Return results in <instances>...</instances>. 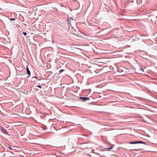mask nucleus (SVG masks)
Returning a JSON list of instances; mask_svg holds the SVG:
<instances>
[{"label":"nucleus","instance_id":"1","mask_svg":"<svg viewBox=\"0 0 157 157\" xmlns=\"http://www.w3.org/2000/svg\"><path fill=\"white\" fill-rule=\"evenodd\" d=\"M144 142L143 141H134L132 142H129V144H144Z\"/></svg>","mask_w":157,"mask_h":157},{"label":"nucleus","instance_id":"2","mask_svg":"<svg viewBox=\"0 0 157 157\" xmlns=\"http://www.w3.org/2000/svg\"><path fill=\"white\" fill-rule=\"evenodd\" d=\"M68 22L70 25L72 26L71 25V22H73L74 23V21L73 18L71 17H70L68 19Z\"/></svg>","mask_w":157,"mask_h":157},{"label":"nucleus","instance_id":"3","mask_svg":"<svg viewBox=\"0 0 157 157\" xmlns=\"http://www.w3.org/2000/svg\"><path fill=\"white\" fill-rule=\"evenodd\" d=\"M80 99L81 100L85 101H87V100H89L90 99L89 98L87 97H80Z\"/></svg>","mask_w":157,"mask_h":157},{"label":"nucleus","instance_id":"4","mask_svg":"<svg viewBox=\"0 0 157 157\" xmlns=\"http://www.w3.org/2000/svg\"><path fill=\"white\" fill-rule=\"evenodd\" d=\"M27 74L29 75H30V71H29V69L28 67L27 68Z\"/></svg>","mask_w":157,"mask_h":157},{"label":"nucleus","instance_id":"5","mask_svg":"<svg viewBox=\"0 0 157 157\" xmlns=\"http://www.w3.org/2000/svg\"><path fill=\"white\" fill-rule=\"evenodd\" d=\"M2 130L3 132L4 133L6 134H8V133L6 130H5V129H4L3 128H2Z\"/></svg>","mask_w":157,"mask_h":157},{"label":"nucleus","instance_id":"6","mask_svg":"<svg viewBox=\"0 0 157 157\" xmlns=\"http://www.w3.org/2000/svg\"><path fill=\"white\" fill-rule=\"evenodd\" d=\"M140 121H144V122H147V123H150L149 121L147 120H141Z\"/></svg>","mask_w":157,"mask_h":157},{"label":"nucleus","instance_id":"7","mask_svg":"<svg viewBox=\"0 0 157 157\" xmlns=\"http://www.w3.org/2000/svg\"><path fill=\"white\" fill-rule=\"evenodd\" d=\"M114 146V145H113V146H111L110 147H109V148H108L109 151H110L111 149L112 148H113V146Z\"/></svg>","mask_w":157,"mask_h":157},{"label":"nucleus","instance_id":"8","mask_svg":"<svg viewBox=\"0 0 157 157\" xmlns=\"http://www.w3.org/2000/svg\"><path fill=\"white\" fill-rule=\"evenodd\" d=\"M9 19L10 20V21H14L15 20V19L13 18H9Z\"/></svg>","mask_w":157,"mask_h":157},{"label":"nucleus","instance_id":"9","mask_svg":"<svg viewBox=\"0 0 157 157\" xmlns=\"http://www.w3.org/2000/svg\"><path fill=\"white\" fill-rule=\"evenodd\" d=\"M23 34L25 36H26L27 35V33H26L24 32L23 33Z\"/></svg>","mask_w":157,"mask_h":157},{"label":"nucleus","instance_id":"10","mask_svg":"<svg viewBox=\"0 0 157 157\" xmlns=\"http://www.w3.org/2000/svg\"><path fill=\"white\" fill-rule=\"evenodd\" d=\"M140 70H141V71H142V72H144V70L142 68H140Z\"/></svg>","mask_w":157,"mask_h":157},{"label":"nucleus","instance_id":"11","mask_svg":"<svg viewBox=\"0 0 157 157\" xmlns=\"http://www.w3.org/2000/svg\"><path fill=\"white\" fill-rule=\"evenodd\" d=\"M37 87H38L39 88H41V86L40 85L37 86Z\"/></svg>","mask_w":157,"mask_h":157},{"label":"nucleus","instance_id":"12","mask_svg":"<svg viewBox=\"0 0 157 157\" xmlns=\"http://www.w3.org/2000/svg\"><path fill=\"white\" fill-rule=\"evenodd\" d=\"M9 148L10 149H11V150H13V149H12V147H10V146H9Z\"/></svg>","mask_w":157,"mask_h":157},{"label":"nucleus","instance_id":"13","mask_svg":"<svg viewBox=\"0 0 157 157\" xmlns=\"http://www.w3.org/2000/svg\"><path fill=\"white\" fill-rule=\"evenodd\" d=\"M63 71V69H62V70H61L60 71V72H62V71Z\"/></svg>","mask_w":157,"mask_h":157},{"label":"nucleus","instance_id":"14","mask_svg":"<svg viewBox=\"0 0 157 157\" xmlns=\"http://www.w3.org/2000/svg\"><path fill=\"white\" fill-rule=\"evenodd\" d=\"M60 6H61V7H63V5H62V4H60Z\"/></svg>","mask_w":157,"mask_h":157},{"label":"nucleus","instance_id":"15","mask_svg":"<svg viewBox=\"0 0 157 157\" xmlns=\"http://www.w3.org/2000/svg\"><path fill=\"white\" fill-rule=\"evenodd\" d=\"M37 78V77H33V78Z\"/></svg>","mask_w":157,"mask_h":157},{"label":"nucleus","instance_id":"16","mask_svg":"<svg viewBox=\"0 0 157 157\" xmlns=\"http://www.w3.org/2000/svg\"><path fill=\"white\" fill-rule=\"evenodd\" d=\"M110 52H109L108 53H110Z\"/></svg>","mask_w":157,"mask_h":157},{"label":"nucleus","instance_id":"17","mask_svg":"<svg viewBox=\"0 0 157 157\" xmlns=\"http://www.w3.org/2000/svg\"><path fill=\"white\" fill-rule=\"evenodd\" d=\"M119 122H122V121H120Z\"/></svg>","mask_w":157,"mask_h":157},{"label":"nucleus","instance_id":"18","mask_svg":"<svg viewBox=\"0 0 157 157\" xmlns=\"http://www.w3.org/2000/svg\"><path fill=\"white\" fill-rule=\"evenodd\" d=\"M108 83H110V82H109V81Z\"/></svg>","mask_w":157,"mask_h":157}]
</instances>
